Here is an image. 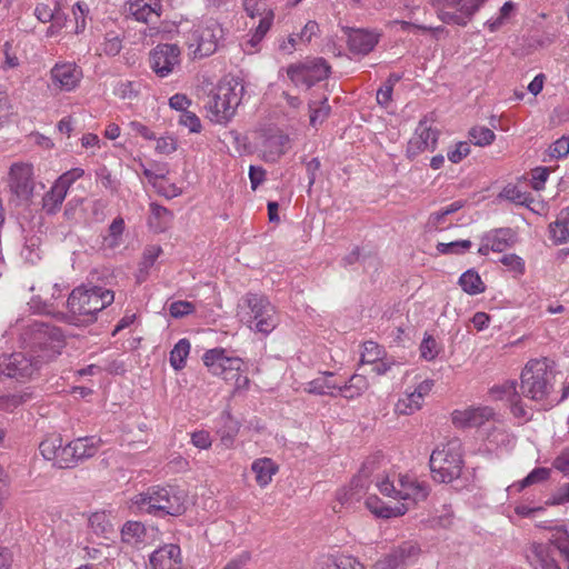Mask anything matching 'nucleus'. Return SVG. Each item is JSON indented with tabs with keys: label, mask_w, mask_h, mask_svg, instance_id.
<instances>
[{
	"label": "nucleus",
	"mask_w": 569,
	"mask_h": 569,
	"mask_svg": "<svg viewBox=\"0 0 569 569\" xmlns=\"http://www.w3.org/2000/svg\"><path fill=\"white\" fill-rule=\"evenodd\" d=\"M375 485L379 492L386 497L401 500L395 506H388L377 496L367 497V509L378 518H397L406 515L410 506H415L427 499L430 492L429 485L408 473L378 475Z\"/></svg>",
	"instance_id": "f257e3e1"
},
{
	"label": "nucleus",
	"mask_w": 569,
	"mask_h": 569,
	"mask_svg": "<svg viewBox=\"0 0 569 569\" xmlns=\"http://www.w3.org/2000/svg\"><path fill=\"white\" fill-rule=\"evenodd\" d=\"M375 485L379 492L386 497L401 500L395 506H388L377 496L367 497V509L378 518H397L406 515L410 506H415L427 499L430 492L429 485L408 473L378 475Z\"/></svg>",
	"instance_id": "f03ea898"
},
{
	"label": "nucleus",
	"mask_w": 569,
	"mask_h": 569,
	"mask_svg": "<svg viewBox=\"0 0 569 569\" xmlns=\"http://www.w3.org/2000/svg\"><path fill=\"white\" fill-rule=\"evenodd\" d=\"M33 357L22 352L3 356L0 359V371L2 375L14 378H31L38 370L39 365L50 361L60 353L64 343V336L60 328L47 323H34L32 326Z\"/></svg>",
	"instance_id": "7ed1b4c3"
},
{
	"label": "nucleus",
	"mask_w": 569,
	"mask_h": 569,
	"mask_svg": "<svg viewBox=\"0 0 569 569\" xmlns=\"http://www.w3.org/2000/svg\"><path fill=\"white\" fill-rule=\"evenodd\" d=\"M114 300V292L99 286H79L68 298V310L76 325L88 326L97 320V316Z\"/></svg>",
	"instance_id": "20e7f679"
},
{
	"label": "nucleus",
	"mask_w": 569,
	"mask_h": 569,
	"mask_svg": "<svg viewBox=\"0 0 569 569\" xmlns=\"http://www.w3.org/2000/svg\"><path fill=\"white\" fill-rule=\"evenodd\" d=\"M187 493L178 487H150L134 497V505L148 513L180 516L187 509Z\"/></svg>",
	"instance_id": "39448f33"
},
{
	"label": "nucleus",
	"mask_w": 569,
	"mask_h": 569,
	"mask_svg": "<svg viewBox=\"0 0 569 569\" xmlns=\"http://www.w3.org/2000/svg\"><path fill=\"white\" fill-rule=\"evenodd\" d=\"M237 316L251 330L270 333L279 323L276 307L262 295L248 292L239 305Z\"/></svg>",
	"instance_id": "423d86ee"
},
{
	"label": "nucleus",
	"mask_w": 569,
	"mask_h": 569,
	"mask_svg": "<svg viewBox=\"0 0 569 569\" xmlns=\"http://www.w3.org/2000/svg\"><path fill=\"white\" fill-rule=\"evenodd\" d=\"M244 91L243 84L237 80L220 82L208 94L204 108L212 122L224 124L234 116Z\"/></svg>",
	"instance_id": "0eeeda50"
},
{
	"label": "nucleus",
	"mask_w": 569,
	"mask_h": 569,
	"mask_svg": "<svg viewBox=\"0 0 569 569\" xmlns=\"http://www.w3.org/2000/svg\"><path fill=\"white\" fill-rule=\"evenodd\" d=\"M553 375L546 358L532 359L521 372V393L532 401L545 403L553 388Z\"/></svg>",
	"instance_id": "6e6552de"
},
{
	"label": "nucleus",
	"mask_w": 569,
	"mask_h": 569,
	"mask_svg": "<svg viewBox=\"0 0 569 569\" xmlns=\"http://www.w3.org/2000/svg\"><path fill=\"white\" fill-rule=\"evenodd\" d=\"M429 465L432 478L437 482L449 483L459 478L463 467L460 440L452 439L436 448L430 456Z\"/></svg>",
	"instance_id": "1a4fd4ad"
},
{
	"label": "nucleus",
	"mask_w": 569,
	"mask_h": 569,
	"mask_svg": "<svg viewBox=\"0 0 569 569\" xmlns=\"http://www.w3.org/2000/svg\"><path fill=\"white\" fill-rule=\"evenodd\" d=\"M184 38L192 59H202L216 52L218 42L222 38V28L217 21L208 20L193 26Z\"/></svg>",
	"instance_id": "9d476101"
},
{
	"label": "nucleus",
	"mask_w": 569,
	"mask_h": 569,
	"mask_svg": "<svg viewBox=\"0 0 569 569\" xmlns=\"http://www.w3.org/2000/svg\"><path fill=\"white\" fill-rule=\"evenodd\" d=\"M487 1L438 0V17L443 23L466 27Z\"/></svg>",
	"instance_id": "9b49d317"
},
{
	"label": "nucleus",
	"mask_w": 569,
	"mask_h": 569,
	"mask_svg": "<svg viewBox=\"0 0 569 569\" xmlns=\"http://www.w3.org/2000/svg\"><path fill=\"white\" fill-rule=\"evenodd\" d=\"M330 66L323 58H312L292 63L287 68V76L295 86L312 87L329 76Z\"/></svg>",
	"instance_id": "f8f14e48"
},
{
	"label": "nucleus",
	"mask_w": 569,
	"mask_h": 569,
	"mask_svg": "<svg viewBox=\"0 0 569 569\" xmlns=\"http://www.w3.org/2000/svg\"><path fill=\"white\" fill-rule=\"evenodd\" d=\"M204 366L214 376H221L226 381L232 380L237 371H241L243 360L231 357L223 348L207 350L202 357Z\"/></svg>",
	"instance_id": "ddd939ff"
},
{
	"label": "nucleus",
	"mask_w": 569,
	"mask_h": 569,
	"mask_svg": "<svg viewBox=\"0 0 569 569\" xmlns=\"http://www.w3.org/2000/svg\"><path fill=\"white\" fill-rule=\"evenodd\" d=\"M368 466L363 465L359 475L353 477L348 487L341 488L337 491L336 502L332 506L335 512H341L343 508H353L368 491Z\"/></svg>",
	"instance_id": "4468645a"
},
{
	"label": "nucleus",
	"mask_w": 569,
	"mask_h": 569,
	"mask_svg": "<svg viewBox=\"0 0 569 569\" xmlns=\"http://www.w3.org/2000/svg\"><path fill=\"white\" fill-rule=\"evenodd\" d=\"M180 53L177 44L160 43L150 52V68L158 77H168L180 64Z\"/></svg>",
	"instance_id": "2eb2a0df"
},
{
	"label": "nucleus",
	"mask_w": 569,
	"mask_h": 569,
	"mask_svg": "<svg viewBox=\"0 0 569 569\" xmlns=\"http://www.w3.org/2000/svg\"><path fill=\"white\" fill-rule=\"evenodd\" d=\"M124 11L138 22L157 24L163 11V3L162 0H128Z\"/></svg>",
	"instance_id": "dca6fc26"
},
{
	"label": "nucleus",
	"mask_w": 569,
	"mask_h": 569,
	"mask_svg": "<svg viewBox=\"0 0 569 569\" xmlns=\"http://www.w3.org/2000/svg\"><path fill=\"white\" fill-rule=\"evenodd\" d=\"M83 77L82 69L74 62H57L50 70L52 84L61 91H73Z\"/></svg>",
	"instance_id": "f3484780"
},
{
	"label": "nucleus",
	"mask_w": 569,
	"mask_h": 569,
	"mask_svg": "<svg viewBox=\"0 0 569 569\" xmlns=\"http://www.w3.org/2000/svg\"><path fill=\"white\" fill-rule=\"evenodd\" d=\"M8 184L18 197H29L34 189L33 167L28 162H14L9 170Z\"/></svg>",
	"instance_id": "a211bd4d"
},
{
	"label": "nucleus",
	"mask_w": 569,
	"mask_h": 569,
	"mask_svg": "<svg viewBox=\"0 0 569 569\" xmlns=\"http://www.w3.org/2000/svg\"><path fill=\"white\" fill-rule=\"evenodd\" d=\"M495 418L493 409L487 406L455 410L451 413L452 423L459 428H479Z\"/></svg>",
	"instance_id": "6ab92c4d"
},
{
	"label": "nucleus",
	"mask_w": 569,
	"mask_h": 569,
	"mask_svg": "<svg viewBox=\"0 0 569 569\" xmlns=\"http://www.w3.org/2000/svg\"><path fill=\"white\" fill-rule=\"evenodd\" d=\"M438 140V131L428 126L426 119L420 120L415 136L410 139L407 148L409 157H416L425 150L433 151Z\"/></svg>",
	"instance_id": "aec40b11"
},
{
	"label": "nucleus",
	"mask_w": 569,
	"mask_h": 569,
	"mask_svg": "<svg viewBox=\"0 0 569 569\" xmlns=\"http://www.w3.org/2000/svg\"><path fill=\"white\" fill-rule=\"evenodd\" d=\"M150 566L151 569H182L180 547L169 543L154 550L150 556Z\"/></svg>",
	"instance_id": "412c9836"
},
{
	"label": "nucleus",
	"mask_w": 569,
	"mask_h": 569,
	"mask_svg": "<svg viewBox=\"0 0 569 569\" xmlns=\"http://www.w3.org/2000/svg\"><path fill=\"white\" fill-rule=\"evenodd\" d=\"M348 48L353 53L368 54L379 42L378 32L366 29H346Z\"/></svg>",
	"instance_id": "4be33fe9"
},
{
	"label": "nucleus",
	"mask_w": 569,
	"mask_h": 569,
	"mask_svg": "<svg viewBox=\"0 0 569 569\" xmlns=\"http://www.w3.org/2000/svg\"><path fill=\"white\" fill-rule=\"evenodd\" d=\"M288 142V136L279 130L266 134L261 143L263 159L268 162L277 161L286 152Z\"/></svg>",
	"instance_id": "5701e85b"
},
{
	"label": "nucleus",
	"mask_w": 569,
	"mask_h": 569,
	"mask_svg": "<svg viewBox=\"0 0 569 569\" xmlns=\"http://www.w3.org/2000/svg\"><path fill=\"white\" fill-rule=\"evenodd\" d=\"M420 548L413 541H405L393 548L387 556L386 562L389 568H397L409 563L419 555Z\"/></svg>",
	"instance_id": "b1692460"
},
{
	"label": "nucleus",
	"mask_w": 569,
	"mask_h": 569,
	"mask_svg": "<svg viewBox=\"0 0 569 569\" xmlns=\"http://www.w3.org/2000/svg\"><path fill=\"white\" fill-rule=\"evenodd\" d=\"M251 470L254 473L257 485L264 488L272 481L279 466L271 458L264 457L256 459L251 465Z\"/></svg>",
	"instance_id": "393cba45"
},
{
	"label": "nucleus",
	"mask_w": 569,
	"mask_h": 569,
	"mask_svg": "<svg viewBox=\"0 0 569 569\" xmlns=\"http://www.w3.org/2000/svg\"><path fill=\"white\" fill-rule=\"evenodd\" d=\"M499 198L509 200L516 204L526 206L535 212H539L537 207L542 208L540 202H536L531 197V193L522 191L518 186L507 184L501 192Z\"/></svg>",
	"instance_id": "a878e982"
},
{
	"label": "nucleus",
	"mask_w": 569,
	"mask_h": 569,
	"mask_svg": "<svg viewBox=\"0 0 569 569\" xmlns=\"http://www.w3.org/2000/svg\"><path fill=\"white\" fill-rule=\"evenodd\" d=\"M487 238L490 240V248L495 252H502L517 241V234L510 228L493 230L487 234Z\"/></svg>",
	"instance_id": "bb28decb"
},
{
	"label": "nucleus",
	"mask_w": 569,
	"mask_h": 569,
	"mask_svg": "<svg viewBox=\"0 0 569 569\" xmlns=\"http://www.w3.org/2000/svg\"><path fill=\"white\" fill-rule=\"evenodd\" d=\"M531 559L535 569H560L556 560L549 553V547L542 543H533Z\"/></svg>",
	"instance_id": "cd10ccee"
},
{
	"label": "nucleus",
	"mask_w": 569,
	"mask_h": 569,
	"mask_svg": "<svg viewBox=\"0 0 569 569\" xmlns=\"http://www.w3.org/2000/svg\"><path fill=\"white\" fill-rule=\"evenodd\" d=\"M551 238L557 243H566L569 239V206L560 211L559 218L549 227Z\"/></svg>",
	"instance_id": "c85d7f7f"
},
{
	"label": "nucleus",
	"mask_w": 569,
	"mask_h": 569,
	"mask_svg": "<svg viewBox=\"0 0 569 569\" xmlns=\"http://www.w3.org/2000/svg\"><path fill=\"white\" fill-rule=\"evenodd\" d=\"M67 193L68 191L63 187L54 182L42 199L43 209L50 214L56 213L60 209Z\"/></svg>",
	"instance_id": "c756f323"
},
{
	"label": "nucleus",
	"mask_w": 569,
	"mask_h": 569,
	"mask_svg": "<svg viewBox=\"0 0 569 569\" xmlns=\"http://www.w3.org/2000/svg\"><path fill=\"white\" fill-rule=\"evenodd\" d=\"M151 217L149 219V223L157 231H164L172 221L173 214L172 212L158 203L152 202L150 204Z\"/></svg>",
	"instance_id": "7c9ffc66"
},
{
	"label": "nucleus",
	"mask_w": 569,
	"mask_h": 569,
	"mask_svg": "<svg viewBox=\"0 0 569 569\" xmlns=\"http://www.w3.org/2000/svg\"><path fill=\"white\" fill-rule=\"evenodd\" d=\"M124 229L126 223L123 218H114L108 228V233L103 236L102 246L107 249H114L120 246Z\"/></svg>",
	"instance_id": "2f4dec72"
},
{
	"label": "nucleus",
	"mask_w": 569,
	"mask_h": 569,
	"mask_svg": "<svg viewBox=\"0 0 569 569\" xmlns=\"http://www.w3.org/2000/svg\"><path fill=\"white\" fill-rule=\"evenodd\" d=\"M146 537V527L138 521H127L121 529V539L123 542L136 546L143 542Z\"/></svg>",
	"instance_id": "473e14b6"
},
{
	"label": "nucleus",
	"mask_w": 569,
	"mask_h": 569,
	"mask_svg": "<svg viewBox=\"0 0 569 569\" xmlns=\"http://www.w3.org/2000/svg\"><path fill=\"white\" fill-rule=\"evenodd\" d=\"M320 569H365V566L351 556H330L327 557Z\"/></svg>",
	"instance_id": "72a5a7b5"
},
{
	"label": "nucleus",
	"mask_w": 569,
	"mask_h": 569,
	"mask_svg": "<svg viewBox=\"0 0 569 569\" xmlns=\"http://www.w3.org/2000/svg\"><path fill=\"white\" fill-rule=\"evenodd\" d=\"M368 387L369 383L365 376L353 375L349 381L340 388V392L347 399H355L362 395Z\"/></svg>",
	"instance_id": "f704fd0d"
},
{
	"label": "nucleus",
	"mask_w": 569,
	"mask_h": 569,
	"mask_svg": "<svg viewBox=\"0 0 569 569\" xmlns=\"http://www.w3.org/2000/svg\"><path fill=\"white\" fill-rule=\"evenodd\" d=\"M308 106L310 111V124L316 128L318 124H321L330 113L328 98L322 97L319 100H310Z\"/></svg>",
	"instance_id": "c9c22d12"
},
{
	"label": "nucleus",
	"mask_w": 569,
	"mask_h": 569,
	"mask_svg": "<svg viewBox=\"0 0 569 569\" xmlns=\"http://www.w3.org/2000/svg\"><path fill=\"white\" fill-rule=\"evenodd\" d=\"M459 284L465 292L471 296L481 293L486 289L480 276L473 270H468L462 273L459 279Z\"/></svg>",
	"instance_id": "e433bc0d"
},
{
	"label": "nucleus",
	"mask_w": 569,
	"mask_h": 569,
	"mask_svg": "<svg viewBox=\"0 0 569 569\" xmlns=\"http://www.w3.org/2000/svg\"><path fill=\"white\" fill-rule=\"evenodd\" d=\"M63 443L62 437L58 433L47 436L39 445V449L44 459L56 461L59 450Z\"/></svg>",
	"instance_id": "4c0bfd02"
},
{
	"label": "nucleus",
	"mask_w": 569,
	"mask_h": 569,
	"mask_svg": "<svg viewBox=\"0 0 569 569\" xmlns=\"http://www.w3.org/2000/svg\"><path fill=\"white\" fill-rule=\"evenodd\" d=\"M190 353V342L187 339H180L170 352V365L174 370H181L186 367V360Z\"/></svg>",
	"instance_id": "58836bf2"
},
{
	"label": "nucleus",
	"mask_w": 569,
	"mask_h": 569,
	"mask_svg": "<svg viewBox=\"0 0 569 569\" xmlns=\"http://www.w3.org/2000/svg\"><path fill=\"white\" fill-rule=\"evenodd\" d=\"M89 527L90 529L98 536L108 537V535L113 532V525L111 523L109 516L101 512H93L89 517Z\"/></svg>",
	"instance_id": "ea45409f"
},
{
	"label": "nucleus",
	"mask_w": 569,
	"mask_h": 569,
	"mask_svg": "<svg viewBox=\"0 0 569 569\" xmlns=\"http://www.w3.org/2000/svg\"><path fill=\"white\" fill-rule=\"evenodd\" d=\"M72 443V450L76 452L77 460L93 457L98 450L97 441L93 437L78 438Z\"/></svg>",
	"instance_id": "a19ab883"
},
{
	"label": "nucleus",
	"mask_w": 569,
	"mask_h": 569,
	"mask_svg": "<svg viewBox=\"0 0 569 569\" xmlns=\"http://www.w3.org/2000/svg\"><path fill=\"white\" fill-rule=\"evenodd\" d=\"M489 392L493 400L507 401L509 403L512 400H517L519 396L515 381H506L501 385L493 386Z\"/></svg>",
	"instance_id": "79ce46f5"
},
{
	"label": "nucleus",
	"mask_w": 569,
	"mask_h": 569,
	"mask_svg": "<svg viewBox=\"0 0 569 569\" xmlns=\"http://www.w3.org/2000/svg\"><path fill=\"white\" fill-rule=\"evenodd\" d=\"M469 138L476 146L486 147L495 141L496 134L487 127L476 126L470 129Z\"/></svg>",
	"instance_id": "37998d69"
},
{
	"label": "nucleus",
	"mask_w": 569,
	"mask_h": 569,
	"mask_svg": "<svg viewBox=\"0 0 569 569\" xmlns=\"http://www.w3.org/2000/svg\"><path fill=\"white\" fill-rule=\"evenodd\" d=\"M413 392L407 393L403 398H400L395 406V411L398 415L409 416L419 410L422 407V401L416 399Z\"/></svg>",
	"instance_id": "c03bdc74"
},
{
	"label": "nucleus",
	"mask_w": 569,
	"mask_h": 569,
	"mask_svg": "<svg viewBox=\"0 0 569 569\" xmlns=\"http://www.w3.org/2000/svg\"><path fill=\"white\" fill-rule=\"evenodd\" d=\"M549 476L550 469L543 467L536 468L523 480L518 483H513L511 488H515L519 491L526 487L547 480Z\"/></svg>",
	"instance_id": "a18cd8bd"
},
{
	"label": "nucleus",
	"mask_w": 569,
	"mask_h": 569,
	"mask_svg": "<svg viewBox=\"0 0 569 569\" xmlns=\"http://www.w3.org/2000/svg\"><path fill=\"white\" fill-rule=\"evenodd\" d=\"M140 84L136 81L121 80L114 87V94L123 100H132L138 97Z\"/></svg>",
	"instance_id": "49530a36"
},
{
	"label": "nucleus",
	"mask_w": 569,
	"mask_h": 569,
	"mask_svg": "<svg viewBox=\"0 0 569 569\" xmlns=\"http://www.w3.org/2000/svg\"><path fill=\"white\" fill-rule=\"evenodd\" d=\"M515 3L511 1H507L503 3V6L500 8L499 16L495 19H489L486 22V26L491 32H495L499 30L506 21L509 19L511 13L515 11Z\"/></svg>",
	"instance_id": "de8ad7c7"
},
{
	"label": "nucleus",
	"mask_w": 569,
	"mask_h": 569,
	"mask_svg": "<svg viewBox=\"0 0 569 569\" xmlns=\"http://www.w3.org/2000/svg\"><path fill=\"white\" fill-rule=\"evenodd\" d=\"M32 399L31 392H19L0 398V408L8 411H13L19 406Z\"/></svg>",
	"instance_id": "09e8293b"
},
{
	"label": "nucleus",
	"mask_w": 569,
	"mask_h": 569,
	"mask_svg": "<svg viewBox=\"0 0 569 569\" xmlns=\"http://www.w3.org/2000/svg\"><path fill=\"white\" fill-rule=\"evenodd\" d=\"M551 543L560 552L569 569V533L566 530H558L552 535Z\"/></svg>",
	"instance_id": "8fccbe9b"
},
{
	"label": "nucleus",
	"mask_w": 569,
	"mask_h": 569,
	"mask_svg": "<svg viewBox=\"0 0 569 569\" xmlns=\"http://www.w3.org/2000/svg\"><path fill=\"white\" fill-rule=\"evenodd\" d=\"M362 349L361 363L371 365L376 360H380L383 355L382 348L375 341H366Z\"/></svg>",
	"instance_id": "3c124183"
},
{
	"label": "nucleus",
	"mask_w": 569,
	"mask_h": 569,
	"mask_svg": "<svg viewBox=\"0 0 569 569\" xmlns=\"http://www.w3.org/2000/svg\"><path fill=\"white\" fill-rule=\"evenodd\" d=\"M272 21H273V13L270 11L267 12L263 17H261L259 24L256 28L254 33L252 34V37L249 41L252 47H256L263 39V37L269 31V29L272 24Z\"/></svg>",
	"instance_id": "603ef678"
},
{
	"label": "nucleus",
	"mask_w": 569,
	"mask_h": 569,
	"mask_svg": "<svg viewBox=\"0 0 569 569\" xmlns=\"http://www.w3.org/2000/svg\"><path fill=\"white\" fill-rule=\"evenodd\" d=\"M441 348L432 336H426L420 345V355L427 361H432Z\"/></svg>",
	"instance_id": "864d4df0"
},
{
	"label": "nucleus",
	"mask_w": 569,
	"mask_h": 569,
	"mask_svg": "<svg viewBox=\"0 0 569 569\" xmlns=\"http://www.w3.org/2000/svg\"><path fill=\"white\" fill-rule=\"evenodd\" d=\"M471 248L470 240H459L449 243L439 242L437 250L441 254H458Z\"/></svg>",
	"instance_id": "5fc2aeb1"
},
{
	"label": "nucleus",
	"mask_w": 569,
	"mask_h": 569,
	"mask_svg": "<svg viewBox=\"0 0 569 569\" xmlns=\"http://www.w3.org/2000/svg\"><path fill=\"white\" fill-rule=\"evenodd\" d=\"M74 453L76 452H73V450H72L71 442H69L66 446L62 445L54 463L60 468H69L72 465L78 462Z\"/></svg>",
	"instance_id": "6e6d98bb"
},
{
	"label": "nucleus",
	"mask_w": 569,
	"mask_h": 569,
	"mask_svg": "<svg viewBox=\"0 0 569 569\" xmlns=\"http://www.w3.org/2000/svg\"><path fill=\"white\" fill-rule=\"evenodd\" d=\"M2 51H3L4 60L1 64V68L3 70L14 69V68L19 67L20 60L18 57V50L16 47L12 46L11 42H6L3 44Z\"/></svg>",
	"instance_id": "4d7b16f0"
},
{
	"label": "nucleus",
	"mask_w": 569,
	"mask_h": 569,
	"mask_svg": "<svg viewBox=\"0 0 569 569\" xmlns=\"http://www.w3.org/2000/svg\"><path fill=\"white\" fill-rule=\"evenodd\" d=\"M196 311V306L189 301H174L169 306L170 316L173 318H182Z\"/></svg>",
	"instance_id": "13d9d810"
},
{
	"label": "nucleus",
	"mask_w": 569,
	"mask_h": 569,
	"mask_svg": "<svg viewBox=\"0 0 569 569\" xmlns=\"http://www.w3.org/2000/svg\"><path fill=\"white\" fill-rule=\"evenodd\" d=\"M335 388H337L335 383L329 381L326 377H321L308 382L306 391L315 395H326L327 390Z\"/></svg>",
	"instance_id": "bf43d9fd"
},
{
	"label": "nucleus",
	"mask_w": 569,
	"mask_h": 569,
	"mask_svg": "<svg viewBox=\"0 0 569 569\" xmlns=\"http://www.w3.org/2000/svg\"><path fill=\"white\" fill-rule=\"evenodd\" d=\"M319 33L320 28L317 21L309 20L301 29V31L297 34V37L299 38L300 42L308 44L315 37L319 36Z\"/></svg>",
	"instance_id": "052dcab7"
},
{
	"label": "nucleus",
	"mask_w": 569,
	"mask_h": 569,
	"mask_svg": "<svg viewBox=\"0 0 569 569\" xmlns=\"http://www.w3.org/2000/svg\"><path fill=\"white\" fill-rule=\"evenodd\" d=\"M500 262L510 271L522 274L525 272V261L522 258L515 253L505 254Z\"/></svg>",
	"instance_id": "680f3d73"
},
{
	"label": "nucleus",
	"mask_w": 569,
	"mask_h": 569,
	"mask_svg": "<svg viewBox=\"0 0 569 569\" xmlns=\"http://www.w3.org/2000/svg\"><path fill=\"white\" fill-rule=\"evenodd\" d=\"M470 153V146L468 142L461 141L458 142L452 150H449L447 153L448 159L452 163H459L462 159H465Z\"/></svg>",
	"instance_id": "e2e57ef3"
},
{
	"label": "nucleus",
	"mask_w": 569,
	"mask_h": 569,
	"mask_svg": "<svg viewBox=\"0 0 569 569\" xmlns=\"http://www.w3.org/2000/svg\"><path fill=\"white\" fill-rule=\"evenodd\" d=\"M84 174V171L83 169L81 168H73L67 172H64L63 174H61L58 179H57V183L60 184L61 187H63L67 191L69 190L70 186L77 181L78 179H80L82 176Z\"/></svg>",
	"instance_id": "0e129e2a"
},
{
	"label": "nucleus",
	"mask_w": 569,
	"mask_h": 569,
	"mask_svg": "<svg viewBox=\"0 0 569 569\" xmlns=\"http://www.w3.org/2000/svg\"><path fill=\"white\" fill-rule=\"evenodd\" d=\"M552 467L565 476H569V447L563 448L553 459Z\"/></svg>",
	"instance_id": "69168bd1"
},
{
	"label": "nucleus",
	"mask_w": 569,
	"mask_h": 569,
	"mask_svg": "<svg viewBox=\"0 0 569 569\" xmlns=\"http://www.w3.org/2000/svg\"><path fill=\"white\" fill-rule=\"evenodd\" d=\"M569 153V137H561L550 148V156L557 159L563 158Z\"/></svg>",
	"instance_id": "338daca9"
},
{
	"label": "nucleus",
	"mask_w": 569,
	"mask_h": 569,
	"mask_svg": "<svg viewBox=\"0 0 569 569\" xmlns=\"http://www.w3.org/2000/svg\"><path fill=\"white\" fill-rule=\"evenodd\" d=\"M179 123L187 127L191 132H199L201 129L200 119L190 111H184L181 113Z\"/></svg>",
	"instance_id": "774afa93"
}]
</instances>
